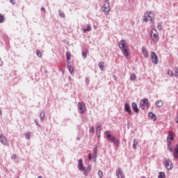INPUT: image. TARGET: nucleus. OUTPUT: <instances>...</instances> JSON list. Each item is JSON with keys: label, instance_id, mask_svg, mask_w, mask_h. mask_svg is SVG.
Instances as JSON below:
<instances>
[{"label": "nucleus", "instance_id": "14", "mask_svg": "<svg viewBox=\"0 0 178 178\" xmlns=\"http://www.w3.org/2000/svg\"><path fill=\"white\" fill-rule=\"evenodd\" d=\"M97 151H98V146L95 145L93 147V159H97Z\"/></svg>", "mask_w": 178, "mask_h": 178}, {"label": "nucleus", "instance_id": "46", "mask_svg": "<svg viewBox=\"0 0 178 178\" xmlns=\"http://www.w3.org/2000/svg\"><path fill=\"white\" fill-rule=\"evenodd\" d=\"M82 30H83V33H84L85 34H86V33H87V31H88V29H85V28H83Z\"/></svg>", "mask_w": 178, "mask_h": 178}, {"label": "nucleus", "instance_id": "27", "mask_svg": "<svg viewBox=\"0 0 178 178\" xmlns=\"http://www.w3.org/2000/svg\"><path fill=\"white\" fill-rule=\"evenodd\" d=\"M44 118H45V113H44V111H42L40 113V120L42 122V120H44Z\"/></svg>", "mask_w": 178, "mask_h": 178}, {"label": "nucleus", "instance_id": "49", "mask_svg": "<svg viewBox=\"0 0 178 178\" xmlns=\"http://www.w3.org/2000/svg\"><path fill=\"white\" fill-rule=\"evenodd\" d=\"M86 83H90V79L88 78H86Z\"/></svg>", "mask_w": 178, "mask_h": 178}, {"label": "nucleus", "instance_id": "48", "mask_svg": "<svg viewBox=\"0 0 178 178\" xmlns=\"http://www.w3.org/2000/svg\"><path fill=\"white\" fill-rule=\"evenodd\" d=\"M10 3H12L13 5H15V0H10Z\"/></svg>", "mask_w": 178, "mask_h": 178}, {"label": "nucleus", "instance_id": "53", "mask_svg": "<svg viewBox=\"0 0 178 178\" xmlns=\"http://www.w3.org/2000/svg\"><path fill=\"white\" fill-rule=\"evenodd\" d=\"M47 73H48V70H44V74H47Z\"/></svg>", "mask_w": 178, "mask_h": 178}, {"label": "nucleus", "instance_id": "10", "mask_svg": "<svg viewBox=\"0 0 178 178\" xmlns=\"http://www.w3.org/2000/svg\"><path fill=\"white\" fill-rule=\"evenodd\" d=\"M131 108L136 115H138L140 113V109L138 108V106H137V103L132 102Z\"/></svg>", "mask_w": 178, "mask_h": 178}, {"label": "nucleus", "instance_id": "5", "mask_svg": "<svg viewBox=\"0 0 178 178\" xmlns=\"http://www.w3.org/2000/svg\"><path fill=\"white\" fill-rule=\"evenodd\" d=\"M106 138L107 140H111V141H113L114 145H115L116 147H118L120 144V140H118L116 138H115V136H112V134H107Z\"/></svg>", "mask_w": 178, "mask_h": 178}, {"label": "nucleus", "instance_id": "51", "mask_svg": "<svg viewBox=\"0 0 178 178\" xmlns=\"http://www.w3.org/2000/svg\"><path fill=\"white\" fill-rule=\"evenodd\" d=\"M0 116H2V110L0 109Z\"/></svg>", "mask_w": 178, "mask_h": 178}, {"label": "nucleus", "instance_id": "36", "mask_svg": "<svg viewBox=\"0 0 178 178\" xmlns=\"http://www.w3.org/2000/svg\"><path fill=\"white\" fill-rule=\"evenodd\" d=\"M175 72V77H178V68L177 67H175L174 69Z\"/></svg>", "mask_w": 178, "mask_h": 178}, {"label": "nucleus", "instance_id": "8", "mask_svg": "<svg viewBox=\"0 0 178 178\" xmlns=\"http://www.w3.org/2000/svg\"><path fill=\"white\" fill-rule=\"evenodd\" d=\"M0 143H1V144L6 147L9 145V141L8 140V138L3 136V134H0Z\"/></svg>", "mask_w": 178, "mask_h": 178}, {"label": "nucleus", "instance_id": "19", "mask_svg": "<svg viewBox=\"0 0 178 178\" xmlns=\"http://www.w3.org/2000/svg\"><path fill=\"white\" fill-rule=\"evenodd\" d=\"M155 105L158 108H162V106H163V102H162V100H159L156 102Z\"/></svg>", "mask_w": 178, "mask_h": 178}, {"label": "nucleus", "instance_id": "18", "mask_svg": "<svg viewBox=\"0 0 178 178\" xmlns=\"http://www.w3.org/2000/svg\"><path fill=\"white\" fill-rule=\"evenodd\" d=\"M101 130H102V127L99 124H97L96 127V134H101Z\"/></svg>", "mask_w": 178, "mask_h": 178}, {"label": "nucleus", "instance_id": "12", "mask_svg": "<svg viewBox=\"0 0 178 178\" xmlns=\"http://www.w3.org/2000/svg\"><path fill=\"white\" fill-rule=\"evenodd\" d=\"M124 111L125 112H127L129 115L131 114V107H130V104H129V103H126L124 104Z\"/></svg>", "mask_w": 178, "mask_h": 178}, {"label": "nucleus", "instance_id": "34", "mask_svg": "<svg viewBox=\"0 0 178 178\" xmlns=\"http://www.w3.org/2000/svg\"><path fill=\"white\" fill-rule=\"evenodd\" d=\"M157 29L158 30L161 31L162 30V24H161V22H159L157 24Z\"/></svg>", "mask_w": 178, "mask_h": 178}, {"label": "nucleus", "instance_id": "26", "mask_svg": "<svg viewBox=\"0 0 178 178\" xmlns=\"http://www.w3.org/2000/svg\"><path fill=\"white\" fill-rule=\"evenodd\" d=\"M67 69H68L70 74H72L73 73V72H74V68H73V66H72L71 65H67Z\"/></svg>", "mask_w": 178, "mask_h": 178}, {"label": "nucleus", "instance_id": "57", "mask_svg": "<svg viewBox=\"0 0 178 178\" xmlns=\"http://www.w3.org/2000/svg\"><path fill=\"white\" fill-rule=\"evenodd\" d=\"M76 140H80V138L78 137V138H76Z\"/></svg>", "mask_w": 178, "mask_h": 178}, {"label": "nucleus", "instance_id": "50", "mask_svg": "<svg viewBox=\"0 0 178 178\" xmlns=\"http://www.w3.org/2000/svg\"><path fill=\"white\" fill-rule=\"evenodd\" d=\"M35 123L37 126H38V122L37 121V120H35Z\"/></svg>", "mask_w": 178, "mask_h": 178}, {"label": "nucleus", "instance_id": "23", "mask_svg": "<svg viewBox=\"0 0 178 178\" xmlns=\"http://www.w3.org/2000/svg\"><path fill=\"white\" fill-rule=\"evenodd\" d=\"M145 16H147V17H149V19H152V16H154V14H152V12H148V11L145 12Z\"/></svg>", "mask_w": 178, "mask_h": 178}, {"label": "nucleus", "instance_id": "42", "mask_svg": "<svg viewBox=\"0 0 178 178\" xmlns=\"http://www.w3.org/2000/svg\"><path fill=\"white\" fill-rule=\"evenodd\" d=\"M95 129H94V127H92L90 129V133H94Z\"/></svg>", "mask_w": 178, "mask_h": 178}, {"label": "nucleus", "instance_id": "47", "mask_svg": "<svg viewBox=\"0 0 178 178\" xmlns=\"http://www.w3.org/2000/svg\"><path fill=\"white\" fill-rule=\"evenodd\" d=\"M17 157L16 154H13V156H11V159H15Z\"/></svg>", "mask_w": 178, "mask_h": 178}, {"label": "nucleus", "instance_id": "6", "mask_svg": "<svg viewBox=\"0 0 178 178\" xmlns=\"http://www.w3.org/2000/svg\"><path fill=\"white\" fill-rule=\"evenodd\" d=\"M77 108H78V112L81 115H84V113L86 112V104L83 102H79L77 105Z\"/></svg>", "mask_w": 178, "mask_h": 178}, {"label": "nucleus", "instance_id": "31", "mask_svg": "<svg viewBox=\"0 0 178 178\" xmlns=\"http://www.w3.org/2000/svg\"><path fill=\"white\" fill-rule=\"evenodd\" d=\"M0 23H5V17L0 14Z\"/></svg>", "mask_w": 178, "mask_h": 178}, {"label": "nucleus", "instance_id": "25", "mask_svg": "<svg viewBox=\"0 0 178 178\" xmlns=\"http://www.w3.org/2000/svg\"><path fill=\"white\" fill-rule=\"evenodd\" d=\"M137 145H138V141L137 139L134 140L133 148L134 149H137Z\"/></svg>", "mask_w": 178, "mask_h": 178}, {"label": "nucleus", "instance_id": "33", "mask_svg": "<svg viewBox=\"0 0 178 178\" xmlns=\"http://www.w3.org/2000/svg\"><path fill=\"white\" fill-rule=\"evenodd\" d=\"M98 176H99V178L104 177V174H103L102 171L99 170V172H98Z\"/></svg>", "mask_w": 178, "mask_h": 178}, {"label": "nucleus", "instance_id": "1", "mask_svg": "<svg viewBox=\"0 0 178 178\" xmlns=\"http://www.w3.org/2000/svg\"><path fill=\"white\" fill-rule=\"evenodd\" d=\"M119 48L120 49L121 51L122 52V54L125 58H129L130 56V49L129 47H127V44H126V42L124 40H122L119 44Z\"/></svg>", "mask_w": 178, "mask_h": 178}, {"label": "nucleus", "instance_id": "17", "mask_svg": "<svg viewBox=\"0 0 178 178\" xmlns=\"http://www.w3.org/2000/svg\"><path fill=\"white\" fill-rule=\"evenodd\" d=\"M142 52L145 58H148L149 56L148 51H147V49H145V47H142Z\"/></svg>", "mask_w": 178, "mask_h": 178}, {"label": "nucleus", "instance_id": "20", "mask_svg": "<svg viewBox=\"0 0 178 178\" xmlns=\"http://www.w3.org/2000/svg\"><path fill=\"white\" fill-rule=\"evenodd\" d=\"M139 106L142 109V111H144L145 109V104L144 103V101H143V99L140 100Z\"/></svg>", "mask_w": 178, "mask_h": 178}, {"label": "nucleus", "instance_id": "30", "mask_svg": "<svg viewBox=\"0 0 178 178\" xmlns=\"http://www.w3.org/2000/svg\"><path fill=\"white\" fill-rule=\"evenodd\" d=\"M66 58L68 60H70V58H72V54L70 51L66 53Z\"/></svg>", "mask_w": 178, "mask_h": 178}, {"label": "nucleus", "instance_id": "38", "mask_svg": "<svg viewBox=\"0 0 178 178\" xmlns=\"http://www.w3.org/2000/svg\"><path fill=\"white\" fill-rule=\"evenodd\" d=\"M82 56L83 59H86V58H87V53H86L85 51H82Z\"/></svg>", "mask_w": 178, "mask_h": 178}, {"label": "nucleus", "instance_id": "55", "mask_svg": "<svg viewBox=\"0 0 178 178\" xmlns=\"http://www.w3.org/2000/svg\"><path fill=\"white\" fill-rule=\"evenodd\" d=\"M38 178H42V176H38Z\"/></svg>", "mask_w": 178, "mask_h": 178}, {"label": "nucleus", "instance_id": "16", "mask_svg": "<svg viewBox=\"0 0 178 178\" xmlns=\"http://www.w3.org/2000/svg\"><path fill=\"white\" fill-rule=\"evenodd\" d=\"M149 118H150L151 120H154V122H155V120H156V115H155L152 112L149 113Z\"/></svg>", "mask_w": 178, "mask_h": 178}, {"label": "nucleus", "instance_id": "21", "mask_svg": "<svg viewBox=\"0 0 178 178\" xmlns=\"http://www.w3.org/2000/svg\"><path fill=\"white\" fill-rule=\"evenodd\" d=\"M143 104H145V106L147 108H149V101H148V99H143Z\"/></svg>", "mask_w": 178, "mask_h": 178}, {"label": "nucleus", "instance_id": "32", "mask_svg": "<svg viewBox=\"0 0 178 178\" xmlns=\"http://www.w3.org/2000/svg\"><path fill=\"white\" fill-rule=\"evenodd\" d=\"M91 171V165H88L87 169H86V172L88 173Z\"/></svg>", "mask_w": 178, "mask_h": 178}, {"label": "nucleus", "instance_id": "54", "mask_svg": "<svg viewBox=\"0 0 178 178\" xmlns=\"http://www.w3.org/2000/svg\"><path fill=\"white\" fill-rule=\"evenodd\" d=\"M105 134H109V132L106 131V132H105Z\"/></svg>", "mask_w": 178, "mask_h": 178}, {"label": "nucleus", "instance_id": "15", "mask_svg": "<svg viewBox=\"0 0 178 178\" xmlns=\"http://www.w3.org/2000/svg\"><path fill=\"white\" fill-rule=\"evenodd\" d=\"M173 156L175 159H178V144L176 145V147L173 153Z\"/></svg>", "mask_w": 178, "mask_h": 178}, {"label": "nucleus", "instance_id": "39", "mask_svg": "<svg viewBox=\"0 0 178 178\" xmlns=\"http://www.w3.org/2000/svg\"><path fill=\"white\" fill-rule=\"evenodd\" d=\"M25 138L26 140H30L31 138V134H25Z\"/></svg>", "mask_w": 178, "mask_h": 178}, {"label": "nucleus", "instance_id": "44", "mask_svg": "<svg viewBox=\"0 0 178 178\" xmlns=\"http://www.w3.org/2000/svg\"><path fill=\"white\" fill-rule=\"evenodd\" d=\"M150 22L151 23H155V18H150Z\"/></svg>", "mask_w": 178, "mask_h": 178}, {"label": "nucleus", "instance_id": "13", "mask_svg": "<svg viewBox=\"0 0 178 178\" xmlns=\"http://www.w3.org/2000/svg\"><path fill=\"white\" fill-rule=\"evenodd\" d=\"M116 176L118 178H124V175L120 168L116 170Z\"/></svg>", "mask_w": 178, "mask_h": 178}, {"label": "nucleus", "instance_id": "52", "mask_svg": "<svg viewBox=\"0 0 178 178\" xmlns=\"http://www.w3.org/2000/svg\"><path fill=\"white\" fill-rule=\"evenodd\" d=\"M67 62L68 64H70V60L67 59Z\"/></svg>", "mask_w": 178, "mask_h": 178}, {"label": "nucleus", "instance_id": "7", "mask_svg": "<svg viewBox=\"0 0 178 178\" xmlns=\"http://www.w3.org/2000/svg\"><path fill=\"white\" fill-rule=\"evenodd\" d=\"M150 57H151L152 63L154 65H158V62H159V59L158 58V56L156 55V53L154 51H151Z\"/></svg>", "mask_w": 178, "mask_h": 178}, {"label": "nucleus", "instance_id": "4", "mask_svg": "<svg viewBox=\"0 0 178 178\" xmlns=\"http://www.w3.org/2000/svg\"><path fill=\"white\" fill-rule=\"evenodd\" d=\"M102 12H104L106 15L109 13V10H111V4L109 3V0H105L104 5L102 7Z\"/></svg>", "mask_w": 178, "mask_h": 178}, {"label": "nucleus", "instance_id": "11", "mask_svg": "<svg viewBox=\"0 0 178 178\" xmlns=\"http://www.w3.org/2000/svg\"><path fill=\"white\" fill-rule=\"evenodd\" d=\"M78 169H79V170H83V172H86V168L84 167V165L83 164V159H80L79 160Z\"/></svg>", "mask_w": 178, "mask_h": 178}, {"label": "nucleus", "instance_id": "24", "mask_svg": "<svg viewBox=\"0 0 178 178\" xmlns=\"http://www.w3.org/2000/svg\"><path fill=\"white\" fill-rule=\"evenodd\" d=\"M130 79L131 81H136V80H137V76H136V74L132 73L131 74Z\"/></svg>", "mask_w": 178, "mask_h": 178}, {"label": "nucleus", "instance_id": "37", "mask_svg": "<svg viewBox=\"0 0 178 178\" xmlns=\"http://www.w3.org/2000/svg\"><path fill=\"white\" fill-rule=\"evenodd\" d=\"M168 75H169L170 77H172V76H173V72H172V70H168Z\"/></svg>", "mask_w": 178, "mask_h": 178}, {"label": "nucleus", "instance_id": "22", "mask_svg": "<svg viewBox=\"0 0 178 178\" xmlns=\"http://www.w3.org/2000/svg\"><path fill=\"white\" fill-rule=\"evenodd\" d=\"M104 65V62L99 63V67L102 70V72H104V70H105V66Z\"/></svg>", "mask_w": 178, "mask_h": 178}, {"label": "nucleus", "instance_id": "28", "mask_svg": "<svg viewBox=\"0 0 178 178\" xmlns=\"http://www.w3.org/2000/svg\"><path fill=\"white\" fill-rule=\"evenodd\" d=\"M166 177V175H165V172H160L159 173V176H158V178H165Z\"/></svg>", "mask_w": 178, "mask_h": 178}, {"label": "nucleus", "instance_id": "58", "mask_svg": "<svg viewBox=\"0 0 178 178\" xmlns=\"http://www.w3.org/2000/svg\"><path fill=\"white\" fill-rule=\"evenodd\" d=\"M27 134H30V132H28Z\"/></svg>", "mask_w": 178, "mask_h": 178}, {"label": "nucleus", "instance_id": "41", "mask_svg": "<svg viewBox=\"0 0 178 178\" xmlns=\"http://www.w3.org/2000/svg\"><path fill=\"white\" fill-rule=\"evenodd\" d=\"M143 22H148V18H147V16H143Z\"/></svg>", "mask_w": 178, "mask_h": 178}, {"label": "nucleus", "instance_id": "2", "mask_svg": "<svg viewBox=\"0 0 178 178\" xmlns=\"http://www.w3.org/2000/svg\"><path fill=\"white\" fill-rule=\"evenodd\" d=\"M150 36L154 42H158V41H159V33H158L156 29H153L151 31Z\"/></svg>", "mask_w": 178, "mask_h": 178}, {"label": "nucleus", "instance_id": "9", "mask_svg": "<svg viewBox=\"0 0 178 178\" xmlns=\"http://www.w3.org/2000/svg\"><path fill=\"white\" fill-rule=\"evenodd\" d=\"M163 165L166 168L167 170H172L173 169V167H172V162H170V160L169 159H165Z\"/></svg>", "mask_w": 178, "mask_h": 178}, {"label": "nucleus", "instance_id": "43", "mask_svg": "<svg viewBox=\"0 0 178 178\" xmlns=\"http://www.w3.org/2000/svg\"><path fill=\"white\" fill-rule=\"evenodd\" d=\"M88 159L89 161H91V159H92V155L91 154H88Z\"/></svg>", "mask_w": 178, "mask_h": 178}, {"label": "nucleus", "instance_id": "59", "mask_svg": "<svg viewBox=\"0 0 178 178\" xmlns=\"http://www.w3.org/2000/svg\"><path fill=\"white\" fill-rule=\"evenodd\" d=\"M169 134H172V133L170 132Z\"/></svg>", "mask_w": 178, "mask_h": 178}, {"label": "nucleus", "instance_id": "35", "mask_svg": "<svg viewBox=\"0 0 178 178\" xmlns=\"http://www.w3.org/2000/svg\"><path fill=\"white\" fill-rule=\"evenodd\" d=\"M36 54L39 58H41L42 56V55L41 54V51L40 50H37Z\"/></svg>", "mask_w": 178, "mask_h": 178}, {"label": "nucleus", "instance_id": "56", "mask_svg": "<svg viewBox=\"0 0 178 178\" xmlns=\"http://www.w3.org/2000/svg\"><path fill=\"white\" fill-rule=\"evenodd\" d=\"M97 137H98V138H99V137H101V135H98Z\"/></svg>", "mask_w": 178, "mask_h": 178}, {"label": "nucleus", "instance_id": "40", "mask_svg": "<svg viewBox=\"0 0 178 178\" xmlns=\"http://www.w3.org/2000/svg\"><path fill=\"white\" fill-rule=\"evenodd\" d=\"M86 29H88V31H91V25L90 24H88Z\"/></svg>", "mask_w": 178, "mask_h": 178}, {"label": "nucleus", "instance_id": "45", "mask_svg": "<svg viewBox=\"0 0 178 178\" xmlns=\"http://www.w3.org/2000/svg\"><path fill=\"white\" fill-rule=\"evenodd\" d=\"M40 10H41V12H47V10H45V8L44 7H42L40 8Z\"/></svg>", "mask_w": 178, "mask_h": 178}, {"label": "nucleus", "instance_id": "3", "mask_svg": "<svg viewBox=\"0 0 178 178\" xmlns=\"http://www.w3.org/2000/svg\"><path fill=\"white\" fill-rule=\"evenodd\" d=\"M173 140H175V135L168 134L167 137V141L168 143V148H169L170 152L173 151V146L172 145V141H173Z\"/></svg>", "mask_w": 178, "mask_h": 178}, {"label": "nucleus", "instance_id": "29", "mask_svg": "<svg viewBox=\"0 0 178 178\" xmlns=\"http://www.w3.org/2000/svg\"><path fill=\"white\" fill-rule=\"evenodd\" d=\"M58 15L60 17L65 18V13H63L62 10H58Z\"/></svg>", "mask_w": 178, "mask_h": 178}]
</instances>
